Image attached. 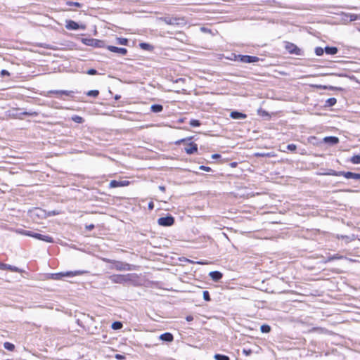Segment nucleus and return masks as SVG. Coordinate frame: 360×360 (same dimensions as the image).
Masks as SVG:
<instances>
[{
  "mask_svg": "<svg viewBox=\"0 0 360 360\" xmlns=\"http://www.w3.org/2000/svg\"><path fill=\"white\" fill-rule=\"evenodd\" d=\"M11 230L12 231H13L18 234L22 235V236L33 237L34 238H37L38 240H42V241L46 242V243H54L53 238L48 235H43V234H41L39 233H34L31 231H27V230H24L22 229L12 228V229H11Z\"/></svg>",
  "mask_w": 360,
  "mask_h": 360,
  "instance_id": "f257e3e1",
  "label": "nucleus"
},
{
  "mask_svg": "<svg viewBox=\"0 0 360 360\" xmlns=\"http://www.w3.org/2000/svg\"><path fill=\"white\" fill-rule=\"evenodd\" d=\"M159 20L163 21L167 25H179L184 23V19L181 18H177L175 16L167 15L164 17H160L158 18Z\"/></svg>",
  "mask_w": 360,
  "mask_h": 360,
  "instance_id": "f03ea898",
  "label": "nucleus"
},
{
  "mask_svg": "<svg viewBox=\"0 0 360 360\" xmlns=\"http://www.w3.org/2000/svg\"><path fill=\"white\" fill-rule=\"evenodd\" d=\"M84 273L83 271H66L65 273H56L51 274V278L54 280H60L64 276H69L72 277L77 275H82Z\"/></svg>",
  "mask_w": 360,
  "mask_h": 360,
  "instance_id": "7ed1b4c3",
  "label": "nucleus"
},
{
  "mask_svg": "<svg viewBox=\"0 0 360 360\" xmlns=\"http://www.w3.org/2000/svg\"><path fill=\"white\" fill-rule=\"evenodd\" d=\"M237 60L244 63H252L259 61V58L256 56L238 55Z\"/></svg>",
  "mask_w": 360,
  "mask_h": 360,
  "instance_id": "20e7f679",
  "label": "nucleus"
},
{
  "mask_svg": "<svg viewBox=\"0 0 360 360\" xmlns=\"http://www.w3.org/2000/svg\"><path fill=\"white\" fill-rule=\"evenodd\" d=\"M285 49L291 54H295L297 56L302 55V50L292 43H288L285 45Z\"/></svg>",
  "mask_w": 360,
  "mask_h": 360,
  "instance_id": "39448f33",
  "label": "nucleus"
},
{
  "mask_svg": "<svg viewBox=\"0 0 360 360\" xmlns=\"http://www.w3.org/2000/svg\"><path fill=\"white\" fill-rule=\"evenodd\" d=\"M174 223V219L171 215L160 217L158 219L159 225H172Z\"/></svg>",
  "mask_w": 360,
  "mask_h": 360,
  "instance_id": "423d86ee",
  "label": "nucleus"
},
{
  "mask_svg": "<svg viewBox=\"0 0 360 360\" xmlns=\"http://www.w3.org/2000/svg\"><path fill=\"white\" fill-rule=\"evenodd\" d=\"M0 269L1 270H9L12 272H17V273H21L22 272V270L19 269L18 267L15 266H12L11 264L1 263L0 264Z\"/></svg>",
  "mask_w": 360,
  "mask_h": 360,
  "instance_id": "0eeeda50",
  "label": "nucleus"
},
{
  "mask_svg": "<svg viewBox=\"0 0 360 360\" xmlns=\"http://www.w3.org/2000/svg\"><path fill=\"white\" fill-rule=\"evenodd\" d=\"M65 27L68 30H78L79 28H82V30L85 29L84 26H79L76 22H75L73 20H68V21H67L66 22Z\"/></svg>",
  "mask_w": 360,
  "mask_h": 360,
  "instance_id": "6e6552de",
  "label": "nucleus"
},
{
  "mask_svg": "<svg viewBox=\"0 0 360 360\" xmlns=\"http://www.w3.org/2000/svg\"><path fill=\"white\" fill-rule=\"evenodd\" d=\"M342 176L348 179H352L355 180H360V174L351 172H343Z\"/></svg>",
  "mask_w": 360,
  "mask_h": 360,
  "instance_id": "1a4fd4ad",
  "label": "nucleus"
},
{
  "mask_svg": "<svg viewBox=\"0 0 360 360\" xmlns=\"http://www.w3.org/2000/svg\"><path fill=\"white\" fill-rule=\"evenodd\" d=\"M185 150L188 154H193L195 152L198 150V146L197 144L194 143H190L188 144V146L185 148Z\"/></svg>",
  "mask_w": 360,
  "mask_h": 360,
  "instance_id": "9d476101",
  "label": "nucleus"
},
{
  "mask_svg": "<svg viewBox=\"0 0 360 360\" xmlns=\"http://www.w3.org/2000/svg\"><path fill=\"white\" fill-rule=\"evenodd\" d=\"M230 117L234 120H240L246 118L247 115L240 112L233 111L231 112Z\"/></svg>",
  "mask_w": 360,
  "mask_h": 360,
  "instance_id": "9b49d317",
  "label": "nucleus"
},
{
  "mask_svg": "<svg viewBox=\"0 0 360 360\" xmlns=\"http://www.w3.org/2000/svg\"><path fill=\"white\" fill-rule=\"evenodd\" d=\"M159 339L162 341L165 342H172L173 341V335L170 333H165L160 335Z\"/></svg>",
  "mask_w": 360,
  "mask_h": 360,
  "instance_id": "f8f14e48",
  "label": "nucleus"
},
{
  "mask_svg": "<svg viewBox=\"0 0 360 360\" xmlns=\"http://www.w3.org/2000/svg\"><path fill=\"white\" fill-rule=\"evenodd\" d=\"M209 276L214 281H218L222 278V274L217 271L210 272Z\"/></svg>",
  "mask_w": 360,
  "mask_h": 360,
  "instance_id": "ddd939ff",
  "label": "nucleus"
},
{
  "mask_svg": "<svg viewBox=\"0 0 360 360\" xmlns=\"http://www.w3.org/2000/svg\"><path fill=\"white\" fill-rule=\"evenodd\" d=\"M323 141L326 143L335 145L339 142V139L335 136H326L323 139Z\"/></svg>",
  "mask_w": 360,
  "mask_h": 360,
  "instance_id": "4468645a",
  "label": "nucleus"
},
{
  "mask_svg": "<svg viewBox=\"0 0 360 360\" xmlns=\"http://www.w3.org/2000/svg\"><path fill=\"white\" fill-rule=\"evenodd\" d=\"M338 50L336 47L333 46H326L325 48V52L328 55H335L338 53Z\"/></svg>",
  "mask_w": 360,
  "mask_h": 360,
  "instance_id": "2eb2a0df",
  "label": "nucleus"
},
{
  "mask_svg": "<svg viewBox=\"0 0 360 360\" xmlns=\"http://www.w3.org/2000/svg\"><path fill=\"white\" fill-rule=\"evenodd\" d=\"M150 110L153 112L157 113L161 112L163 110V107L160 104H154L151 105Z\"/></svg>",
  "mask_w": 360,
  "mask_h": 360,
  "instance_id": "dca6fc26",
  "label": "nucleus"
},
{
  "mask_svg": "<svg viewBox=\"0 0 360 360\" xmlns=\"http://www.w3.org/2000/svg\"><path fill=\"white\" fill-rule=\"evenodd\" d=\"M114 53H118L122 56H124L127 53V50L125 48H119L114 46Z\"/></svg>",
  "mask_w": 360,
  "mask_h": 360,
  "instance_id": "f3484780",
  "label": "nucleus"
},
{
  "mask_svg": "<svg viewBox=\"0 0 360 360\" xmlns=\"http://www.w3.org/2000/svg\"><path fill=\"white\" fill-rule=\"evenodd\" d=\"M129 182L126 180H124V181L114 180V188L118 187V186H127L129 184Z\"/></svg>",
  "mask_w": 360,
  "mask_h": 360,
  "instance_id": "a211bd4d",
  "label": "nucleus"
},
{
  "mask_svg": "<svg viewBox=\"0 0 360 360\" xmlns=\"http://www.w3.org/2000/svg\"><path fill=\"white\" fill-rule=\"evenodd\" d=\"M4 347L8 350V351H13L14 349H15V345L11 343V342H6L4 343Z\"/></svg>",
  "mask_w": 360,
  "mask_h": 360,
  "instance_id": "6ab92c4d",
  "label": "nucleus"
},
{
  "mask_svg": "<svg viewBox=\"0 0 360 360\" xmlns=\"http://www.w3.org/2000/svg\"><path fill=\"white\" fill-rule=\"evenodd\" d=\"M116 43L120 45H127L128 39L122 37H117Z\"/></svg>",
  "mask_w": 360,
  "mask_h": 360,
  "instance_id": "aec40b11",
  "label": "nucleus"
},
{
  "mask_svg": "<svg viewBox=\"0 0 360 360\" xmlns=\"http://www.w3.org/2000/svg\"><path fill=\"white\" fill-rule=\"evenodd\" d=\"M337 102L336 98H330L326 100V105L328 107L333 106Z\"/></svg>",
  "mask_w": 360,
  "mask_h": 360,
  "instance_id": "412c9836",
  "label": "nucleus"
},
{
  "mask_svg": "<svg viewBox=\"0 0 360 360\" xmlns=\"http://www.w3.org/2000/svg\"><path fill=\"white\" fill-rule=\"evenodd\" d=\"M53 93L58 94V95H65V96H72L73 92L62 90V91H53Z\"/></svg>",
  "mask_w": 360,
  "mask_h": 360,
  "instance_id": "4be33fe9",
  "label": "nucleus"
},
{
  "mask_svg": "<svg viewBox=\"0 0 360 360\" xmlns=\"http://www.w3.org/2000/svg\"><path fill=\"white\" fill-rule=\"evenodd\" d=\"M343 258V256L342 255H333V256H330V257H328L326 259V262H330V261H333L334 259H342Z\"/></svg>",
  "mask_w": 360,
  "mask_h": 360,
  "instance_id": "5701e85b",
  "label": "nucleus"
},
{
  "mask_svg": "<svg viewBox=\"0 0 360 360\" xmlns=\"http://www.w3.org/2000/svg\"><path fill=\"white\" fill-rule=\"evenodd\" d=\"M350 161L353 164H360V155H355L352 156L350 159Z\"/></svg>",
  "mask_w": 360,
  "mask_h": 360,
  "instance_id": "b1692460",
  "label": "nucleus"
},
{
  "mask_svg": "<svg viewBox=\"0 0 360 360\" xmlns=\"http://www.w3.org/2000/svg\"><path fill=\"white\" fill-rule=\"evenodd\" d=\"M260 330H261L262 333H266L270 332L271 327L269 325L264 324L261 326Z\"/></svg>",
  "mask_w": 360,
  "mask_h": 360,
  "instance_id": "393cba45",
  "label": "nucleus"
},
{
  "mask_svg": "<svg viewBox=\"0 0 360 360\" xmlns=\"http://www.w3.org/2000/svg\"><path fill=\"white\" fill-rule=\"evenodd\" d=\"M215 360H229V357L222 354H215L214 355Z\"/></svg>",
  "mask_w": 360,
  "mask_h": 360,
  "instance_id": "a878e982",
  "label": "nucleus"
},
{
  "mask_svg": "<svg viewBox=\"0 0 360 360\" xmlns=\"http://www.w3.org/2000/svg\"><path fill=\"white\" fill-rule=\"evenodd\" d=\"M98 94L99 92L98 90H91L86 93V95L89 96L96 97Z\"/></svg>",
  "mask_w": 360,
  "mask_h": 360,
  "instance_id": "bb28decb",
  "label": "nucleus"
},
{
  "mask_svg": "<svg viewBox=\"0 0 360 360\" xmlns=\"http://www.w3.org/2000/svg\"><path fill=\"white\" fill-rule=\"evenodd\" d=\"M342 174H343V171L336 172L335 170H330V172L328 173V174L333 175V176H342Z\"/></svg>",
  "mask_w": 360,
  "mask_h": 360,
  "instance_id": "cd10ccee",
  "label": "nucleus"
},
{
  "mask_svg": "<svg viewBox=\"0 0 360 360\" xmlns=\"http://www.w3.org/2000/svg\"><path fill=\"white\" fill-rule=\"evenodd\" d=\"M190 125L193 127H199L200 125V122L197 120H191L190 121Z\"/></svg>",
  "mask_w": 360,
  "mask_h": 360,
  "instance_id": "c85d7f7f",
  "label": "nucleus"
},
{
  "mask_svg": "<svg viewBox=\"0 0 360 360\" xmlns=\"http://www.w3.org/2000/svg\"><path fill=\"white\" fill-rule=\"evenodd\" d=\"M324 51H325V49L323 50V49H322L321 47H316L315 49V53L317 56H320L323 54Z\"/></svg>",
  "mask_w": 360,
  "mask_h": 360,
  "instance_id": "c756f323",
  "label": "nucleus"
},
{
  "mask_svg": "<svg viewBox=\"0 0 360 360\" xmlns=\"http://www.w3.org/2000/svg\"><path fill=\"white\" fill-rule=\"evenodd\" d=\"M319 88L321 89H340L341 90L342 89L341 88H337V87H334V86H322V85H320L318 86Z\"/></svg>",
  "mask_w": 360,
  "mask_h": 360,
  "instance_id": "7c9ffc66",
  "label": "nucleus"
},
{
  "mask_svg": "<svg viewBox=\"0 0 360 360\" xmlns=\"http://www.w3.org/2000/svg\"><path fill=\"white\" fill-rule=\"evenodd\" d=\"M349 21H354V20L360 19V17L356 14H349Z\"/></svg>",
  "mask_w": 360,
  "mask_h": 360,
  "instance_id": "2f4dec72",
  "label": "nucleus"
},
{
  "mask_svg": "<svg viewBox=\"0 0 360 360\" xmlns=\"http://www.w3.org/2000/svg\"><path fill=\"white\" fill-rule=\"evenodd\" d=\"M122 327V323L120 321H114V330L120 329Z\"/></svg>",
  "mask_w": 360,
  "mask_h": 360,
  "instance_id": "473e14b6",
  "label": "nucleus"
},
{
  "mask_svg": "<svg viewBox=\"0 0 360 360\" xmlns=\"http://www.w3.org/2000/svg\"><path fill=\"white\" fill-rule=\"evenodd\" d=\"M203 299L205 301H210V294H209L208 291H204L203 292Z\"/></svg>",
  "mask_w": 360,
  "mask_h": 360,
  "instance_id": "72a5a7b5",
  "label": "nucleus"
},
{
  "mask_svg": "<svg viewBox=\"0 0 360 360\" xmlns=\"http://www.w3.org/2000/svg\"><path fill=\"white\" fill-rule=\"evenodd\" d=\"M84 42L85 44L86 45H89V46H92L94 44V39H84Z\"/></svg>",
  "mask_w": 360,
  "mask_h": 360,
  "instance_id": "f704fd0d",
  "label": "nucleus"
},
{
  "mask_svg": "<svg viewBox=\"0 0 360 360\" xmlns=\"http://www.w3.org/2000/svg\"><path fill=\"white\" fill-rule=\"evenodd\" d=\"M287 148L289 150H291V151H295L297 148V146L295 144H288L287 146Z\"/></svg>",
  "mask_w": 360,
  "mask_h": 360,
  "instance_id": "c9c22d12",
  "label": "nucleus"
},
{
  "mask_svg": "<svg viewBox=\"0 0 360 360\" xmlns=\"http://www.w3.org/2000/svg\"><path fill=\"white\" fill-rule=\"evenodd\" d=\"M114 268L118 269H125V268L122 266V264L119 262H114Z\"/></svg>",
  "mask_w": 360,
  "mask_h": 360,
  "instance_id": "e433bc0d",
  "label": "nucleus"
},
{
  "mask_svg": "<svg viewBox=\"0 0 360 360\" xmlns=\"http://www.w3.org/2000/svg\"><path fill=\"white\" fill-rule=\"evenodd\" d=\"M199 168H200V169L205 171V172H210V171H212V169L210 167H206V166H203V165L200 166Z\"/></svg>",
  "mask_w": 360,
  "mask_h": 360,
  "instance_id": "4c0bfd02",
  "label": "nucleus"
},
{
  "mask_svg": "<svg viewBox=\"0 0 360 360\" xmlns=\"http://www.w3.org/2000/svg\"><path fill=\"white\" fill-rule=\"evenodd\" d=\"M72 120L77 123H81L82 122V118L79 116H75Z\"/></svg>",
  "mask_w": 360,
  "mask_h": 360,
  "instance_id": "58836bf2",
  "label": "nucleus"
},
{
  "mask_svg": "<svg viewBox=\"0 0 360 360\" xmlns=\"http://www.w3.org/2000/svg\"><path fill=\"white\" fill-rule=\"evenodd\" d=\"M34 213L36 215L39 216V215L42 214V213H43V210H41V209H38V208H37V209H35V210H34Z\"/></svg>",
  "mask_w": 360,
  "mask_h": 360,
  "instance_id": "ea45409f",
  "label": "nucleus"
},
{
  "mask_svg": "<svg viewBox=\"0 0 360 360\" xmlns=\"http://www.w3.org/2000/svg\"><path fill=\"white\" fill-rule=\"evenodd\" d=\"M114 357L117 360L125 359V356L124 355H121V354H116L115 356H114Z\"/></svg>",
  "mask_w": 360,
  "mask_h": 360,
  "instance_id": "a19ab883",
  "label": "nucleus"
},
{
  "mask_svg": "<svg viewBox=\"0 0 360 360\" xmlns=\"http://www.w3.org/2000/svg\"><path fill=\"white\" fill-rule=\"evenodd\" d=\"M96 73H97V71L94 69H89L87 71V74L91 75H96Z\"/></svg>",
  "mask_w": 360,
  "mask_h": 360,
  "instance_id": "79ce46f5",
  "label": "nucleus"
},
{
  "mask_svg": "<svg viewBox=\"0 0 360 360\" xmlns=\"http://www.w3.org/2000/svg\"><path fill=\"white\" fill-rule=\"evenodd\" d=\"M113 281L115 282H120L121 281L120 276L119 275H114Z\"/></svg>",
  "mask_w": 360,
  "mask_h": 360,
  "instance_id": "37998d69",
  "label": "nucleus"
},
{
  "mask_svg": "<svg viewBox=\"0 0 360 360\" xmlns=\"http://www.w3.org/2000/svg\"><path fill=\"white\" fill-rule=\"evenodd\" d=\"M22 114V115H37V113L35 112H23Z\"/></svg>",
  "mask_w": 360,
  "mask_h": 360,
  "instance_id": "c03bdc74",
  "label": "nucleus"
},
{
  "mask_svg": "<svg viewBox=\"0 0 360 360\" xmlns=\"http://www.w3.org/2000/svg\"><path fill=\"white\" fill-rule=\"evenodd\" d=\"M68 4H69L70 6L73 5V6H77V7H79V6H80V4H79V3H78V2H69V3H68Z\"/></svg>",
  "mask_w": 360,
  "mask_h": 360,
  "instance_id": "a18cd8bd",
  "label": "nucleus"
},
{
  "mask_svg": "<svg viewBox=\"0 0 360 360\" xmlns=\"http://www.w3.org/2000/svg\"><path fill=\"white\" fill-rule=\"evenodd\" d=\"M1 75H9V72L6 70H3L1 72Z\"/></svg>",
  "mask_w": 360,
  "mask_h": 360,
  "instance_id": "49530a36",
  "label": "nucleus"
},
{
  "mask_svg": "<svg viewBox=\"0 0 360 360\" xmlns=\"http://www.w3.org/2000/svg\"><path fill=\"white\" fill-rule=\"evenodd\" d=\"M185 80H186V79H185L184 78H179V79H177L175 81V82H176V83L182 82V83H184V82H185Z\"/></svg>",
  "mask_w": 360,
  "mask_h": 360,
  "instance_id": "de8ad7c7",
  "label": "nucleus"
},
{
  "mask_svg": "<svg viewBox=\"0 0 360 360\" xmlns=\"http://www.w3.org/2000/svg\"><path fill=\"white\" fill-rule=\"evenodd\" d=\"M153 207H154V204H153V202L151 201V202H150L148 203V208H149V210H153Z\"/></svg>",
  "mask_w": 360,
  "mask_h": 360,
  "instance_id": "09e8293b",
  "label": "nucleus"
},
{
  "mask_svg": "<svg viewBox=\"0 0 360 360\" xmlns=\"http://www.w3.org/2000/svg\"><path fill=\"white\" fill-rule=\"evenodd\" d=\"M220 158V155H219V154H213V155H212V159H217V158Z\"/></svg>",
  "mask_w": 360,
  "mask_h": 360,
  "instance_id": "8fccbe9b",
  "label": "nucleus"
},
{
  "mask_svg": "<svg viewBox=\"0 0 360 360\" xmlns=\"http://www.w3.org/2000/svg\"><path fill=\"white\" fill-rule=\"evenodd\" d=\"M186 321H191L193 319V316H188L186 318Z\"/></svg>",
  "mask_w": 360,
  "mask_h": 360,
  "instance_id": "3c124183",
  "label": "nucleus"
},
{
  "mask_svg": "<svg viewBox=\"0 0 360 360\" xmlns=\"http://www.w3.org/2000/svg\"><path fill=\"white\" fill-rule=\"evenodd\" d=\"M94 228V226H85V229L89 231H91Z\"/></svg>",
  "mask_w": 360,
  "mask_h": 360,
  "instance_id": "603ef678",
  "label": "nucleus"
},
{
  "mask_svg": "<svg viewBox=\"0 0 360 360\" xmlns=\"http://www.w3.org/2000/svg\"><path fill=\"white\" fill-rule=\"evenodd\" d=\"M159 189L162 191H165V187L164 186H159Z\"/></svg>",
  "mask_w": 360,
  "mask_h": 360,
  "instance_id": "864d4df0",
  "label": "nucleus"
},
{
  "mask_svg": "<svg viewBox=\"0 0 360 360\" xmlns=\"http://www.w3.org/2000/svg\"><path fill=\"white\" fill-rule=\"evenodd\" d=\"M243 352L246 354V355H249L250 354V350L249 351H246V350H243Z\"/></svg>",
  "mask_w": 360,
  "mask_h": 360,
  "instance_id": "5fc2aeb1",
  "label": "nucleus"
},
{
  "mask_svg": "<svg viewBox=\"0 0 360 360\" xmlns=\"http://www.w3.org/2000/svg\"><path fill=\"white\" fill-rule=\"evenodd\" d=\"M196 263L199 264H207V262H197Z\"/></svg>",
  "mask_w": 360,
  "mask_h": 360,
  "instance_id": "6e6d98bb",
  "label": "nucleus"
},
{
  "mask_svg": "<svg viewBox=\"0 0 360 360\" xmlns=\"http://www.w3.org/2000/svg\"><path fill=\"white\" fill-rule=\"evenodd\" d=\"M114 98H115V100H118L119 98H120V96H117V95H116L115 96H114Z\"/></svg>",
  "mask_w": 360,
  "mask_h": 360,
  "instance_id": "4d7b16f0",
  "label": "nucleus"
},
{
  "mask_svg": "<svg viewBox=\"0 0 360 360\" xmlns=\"http://www.w3.org/2000/svg\"><path fill=\"white\" fill-rule=\"evenodd\" d=\"M112 186H113V184H112V181H110L109 182V186H110V187H112Z\"/></svg>",
  "mask_w": 360,
  "mask_h": 360,
  "instance_id": "13d9d810",
  "label": "nucleus"
},
{
  "mask_svg": "<svg viewBox=\"0 0 360 360\" xmlns=\"http://www.w3.org/2000/svg\"><path fill=\"white\" fill-rule=\"evenodd\" d=\"M141 46L143 48H146V46H148L146 44H141Z\"/></svg>",
  "mask_w": 360,
  "mask_h": 360,
  "instance_id": "bf43d9fd",
  "label": "nucleus"
},
{
  "mask_svg": "<svg viewBox=\"0 0 360 360\" xmlns=\"http://www.w3.org/2000/svg\"><path fill=\"white\" fill-rule=\"evenodd\" d=\"M108 49L111 51H112V46H109Z\"/></svg>",
  "mask_w": 360,
  "mask_h": 360,
  "instance_id": "052dcab7",
  "label": "nucleus"
},
{
  "mask_svg": "<svg viewBox=\"0 0 360 360\" xmlns=\"http://www.w3.org/2000/svg\"><path fill=\"white\" fill-rule=\"evenodd\" d=\"M58 214V212H56L55 211L53 212V214Z\"/></svg>",
  "mask_w": 360,
  "mask_h": 360,
  "instance_id": "680f3d73",
  "label": "nucleus"
},
{
  "mask_svg": "<svg viewBox=\"0 0 360 360\" xmlns=\"http://www.w3.org/2000/svg\"><path fill=\"white\" fill-rule=\"evenodd\" d=\"M358 30L360 32V27L358 29Z\"/></svg>",
  "mask_w": 360,
  "mask_h": 360,
  "instance_id": "e2e57ef3",
  "label": "nucleus"
}]
</instances>
